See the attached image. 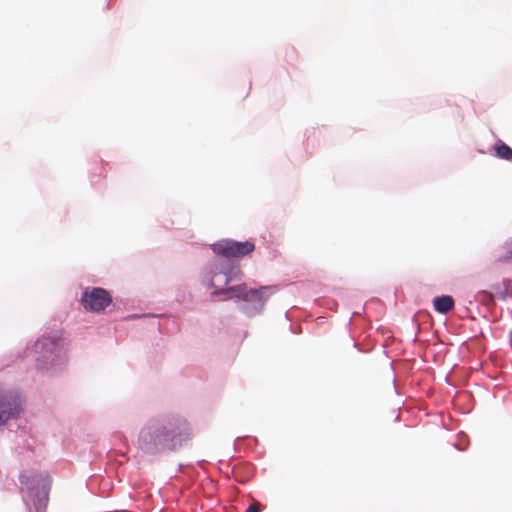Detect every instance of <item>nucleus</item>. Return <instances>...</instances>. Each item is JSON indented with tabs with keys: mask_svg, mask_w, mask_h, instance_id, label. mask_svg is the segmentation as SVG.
Instances as JSON below:
<instances>
[{
	"mask_svg": "<svg viewBox=\"0 0 512 512\" xmlns=\"http://www.w3.org/2000/svg\"><path fill=\"white\" fill-rule=\"evenodd\" d=\"M188 431L185 420H169L154 423L143 428L139 434V447L147 453H156L165 449H175L182 442Z\"/></svg>",
	"mask_w": 512,
	"mask_h": 512,
	"instance_id": "nucleus-1",
	"label": "nucleus"
},
{
	"mask_svg": "<svg viewBox=\"0 0 512 512\" xmlns=\"http://www.w3.org/2000/svg\"><path fill=\"white\" fill-rule=\"evenodd\" d=\"M216 255L224 258H241L254 252L255 244L252 241L238 242L231 239H223L212 245Z\"/></svg>",
	"mask_w": 512,
	"mask_h": 512,
	"instance_id": "nucleus-2",
	"label": "nucleus"
},
{
	"mask_svg": "<svg viewBox=\"0 0 512 512\" xmlns=\"http://www.w3.org/2000/svg\"><path fill=\"white\" fill-rule=\"evenodd\" d=\"M111 302L112 297L109 292L100 287L86 290L81 298L83 307L92 312H100L104 310L111 304Z\"/></svg>",
	"mask_w": 512,
	"mask_h": 512,
	"instance_id": "nucleus-3",
	"label": "nucleus"
},
{
	"mask_svg": "<svg viewBox=\"0 0 512 512\" xmlns=\"http://www.w3.org/2000/svg\"><path fill=\"white\" fill-rule=\"evenodd\" d=\"M20 399L17 395L0 393V425L19 413Z\"/></svg>",
	"mask_w": 512,
	"mask_h": 512,
	"instance_id": "nucleus-4",
	"label": "nucleus"
},
{
	"mask_svg": "<svg viewBox=\"0 0 512 512\" xmlns=\"http://www.w3.org/2000/svg\"><path fill=\"white\" fill-rule=\"evenodd\" d=\"M276 291L273 286H262L258 289H247L243 301L262 307L266 300Z\"/></svg>",
	"mask_w": 512,
	"mask_h": 512,
	"instance_id": "nucleus-5",
	"label": "nucleus"
},
{
	"mask_svg": "<svg viewBox=\"0 0 512 512\" xmlns=\"http://www.w3.org/2000/svg\"><path fill=\"white\" fill-rule=\"evenodd\" d=\"M35 349L43 354L46 361H50L51 363L54 360L53 357L59 353L58 342L52 337L39 339L35 344Z\"/></svg>",
	"mask_w": 512,
	"mask_h": 512,
	"instance_id": "nucleus-6",
	"label": "nucleus"
},
{
	"mask_svg": "<svg viewBox=\"0 0 512 512\" xmlns=\"http://www.w3.org/2000/svg\"><path fill=\"white\" fill-rule=\"evenodd\" d=\"M217 276L218 275L216 274L211 279V286L215 288V290L213 291L214 295L232 294V297L243 300L245 292L247 291V287L245 284L232 286L227 289H219L216 281Z\"/></svg>",
	"mask_w": 512,
	"mask_h": 512,
	"instance_id": "nucleus-7",
	"label": "nucleus"
},
{
	"mask_svg": "<svg viewBox=\"0 0 512 512\" xmlns=\"http://www.w3.org/2000/svg\"><path fill=\"white\" fill-rule=\"evenodd\" d=\"M433 303L435 310L443 314L449 312L454 307V300L448 295L436 297Z\"/></svg>",
	"mask_w": 512,
	"mask_h": 512,
	"instance_id": "nucleus-8",
	"label": "nucleus"
},
{
	"mask_svg": "<svg viewBox=\"0 0 512 512\" xmlns=\"http://www.w3.org/2000/svg\"><path fill=\"white\" fill-rule=\"evenodd\" d=\"M512 261V239L507 241L501 251L495 256L496 263H509Z\"/></svg>",
	"mask_w": 512,
	"mask_h": 512,
	"instance_id": "nucleus-9",
	"label": "nucleus"
},
{
	"mask_svg": "<svg viewBox=\"0 0 512 512\" xmlns=\"http://www.w3.org/2000/svg\"><path fill=\"white\" fill-rule=\"evenodd\" d=\"M494 149L497 157L512 161V149L508 145L499 141L496 143Z\"/></svg>",
	"mask_w": 512,
	"mask_h": 512,
	"instance_id": "nucleus-10",
	"label": "nucleus"
},
{
	"mask_svg": "<svg viewBox=\"0 0 512 512\" xmlns=\"http://www.w3.org/2000/svg\"><path fill=\"white\" fill-rule=\"evenodd\" d=\"M49 484H50V480L47 481V487L44 486L43 491H42V496H41V498L38 499V502H36L34 500V504H35L37 510L45 507L48 502Z\"/></svg>",
	"mask_w": 512,
	"mask_h": 512,
	"instance_id": "nucleus-11",
	"label": "nucleus"
},
{
	"mask_svg": "<svg viewBox=\"0 0 512 512\" xmlns=\"http://www.w3.org/2000/svg\"><path fill=\"white\" fill-rule=\"evenodd\" d=\"M511 281L510 280H503L502 284L504 286L503 290H500L498 286H496V289L499 290L498 293H499V296L504 299L506 297V293H507V290H508V286L510 285Z\"/></svg>",
	"mask_w": 512,
	"mask_h": 512,
	"instance_id": "nucleus-12",
	"label": "nucleus"
},
{
	"mask_svg": "<svg viewBox=\"0 0 512 512\" xmlns=\"http://www.w3.org/2000/svg\"><path fill=\"white\" fill-rule=\"evenodd\" d=\"M480 295L483 296L482 300L487 303V304H490V303H493L494 301V298H493V295L489 292H486V291H481L480 292Z\"/></svg>",
	"mask_w": 512,
	"mask_h": 512,
	"instance_id": "nucleus-13",
	"label": "nucleus"
},
{
	"mask_svg": "<svg viewBox=\"0 0 512 512\" xmlns=\"http://www.w3.org/2000/svg\"><path fill=\"white\" fill-rule=\"evenodd\" d=\"M246 512H261L260 511V503L253 502L246 510Z\"/></svg>",
	"mask_w": 512,
	"mask_h": 512,
	"instance_id": "nucleus-14",
	"label": "nucleus"
},
{
	"mask_svg": "<svg viewBox=\"0 0 512 512\" xmlns=\"http://www.w3.org/2000/svg\"><path fill=\"white\" fill-rule=\"evenodd\" d=\"M223 277H224L223 284L224 285L228 284L230 281L229 277L227 275H224Z\"/></svg>",
	"mask_w": 512,
	"mask_h": 512,
	"instance_id": "nucleus-15",
	"label": "nucleus"
},
{
	"mask_svg": "<svg viewBox=\"0 0 512 512\" xmlns=\"http://www.w3.org/2000/svg\"><path fill=\"white\" fill-rule=\"evenodd\" d=\"M38 368H39V369H43V368H44V366H42V365L40 364V360H38Z\"/></svg>",
	"mask_w": 512,
	"mask_h": 512,
	"instance_id": "nucleus-16",
	"label": "nucleus"
}]
</instances>
